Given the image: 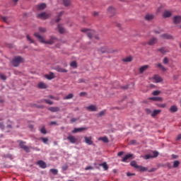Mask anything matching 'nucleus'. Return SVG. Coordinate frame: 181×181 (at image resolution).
<instances>
[{
    "mask_svg": "<svg viewBox=\"0 0 181 181\" xmlns=\"http://www.w3.org/2000/svg\"><path fill=\"white\" fill-rule=\"evenodd\" d=\"M40 139L43 142V144H47V142H49V139L47 138L41 137Z\"/></svg>",
    "mask_w": 181,
    "mask_h": 181,
    "instance_id": "43",
    "label": "nucleus"
},
{
    "mask_svg": "<svg viewBox=\"0 0 181 181\" xmlns=\"http://www.w3.org/2000/svg\"><path fill=\"white\" fill-rule=\"evenodd\" d=\"M79 95L80 97H83V95H86V92H81Z\"/></svg>",
    "mask_w": 181,
    "mask_h": 181,
    "instance_id": "63",
    "label": "nucleus"
},
{
    "mask_svg": "<svg viewBox=\"0 0 181 181\" xmlns=\"http://www.w3.org/2000/svg\"><path fill=\"white\" fill-rule=\"evenodd\" d=\"M155 18V16L153 14H146L145 16L146 21H152Z\"/></svg>",
    "mask_w": 181,
    "mask_h": 181,
    "instance_id": "24",
    "label": "nucleus"
},
{
    "mask_svg": "<svg viewBox=\"0 0 181 181\" xmlns=\"http://www.w3.org/2000/svg\"><path fill=\"white\" fill-rule=\"evenodd\" d=\"M98 141H103V142H105V144H108V142L110 141L108 140V137L107 136L100 137L98 139Z\"/></svg>",
    "mask_w": 181,
    "mask_h": 181,
    "instance_id": "26",
    "label": "nucleus"
},
{
    "mask_svg": "<svg viewBox=\"0 0 181 181\" xmlns=\"http://www.w3.org/2000/svg\"><path fill=\"white\" fill-rule=\"evenodd\" d=\"M66 139H68L71 144H76V142H77V139L73 135H69Z\"/></svg>",
    "mask_w": 181,
    "mask_h": 181,
    "instance_id": "9",
    "label": "nucleus"
},
{
    "mask_svg": "<svg viewBox=\"0 0 181 181\" xmlns=\"http://www.w3.org/2000/svg\"><path fill=\"white\" fill-rule=\"evenodd\" d=\"M40 132H41V134H44V135H46V134H47V131H46V129H45V127H42L40 129Z\"/></svg>",
    "mask_w": 181,
    "mask_h": 181,
    "instance_id": "49",
    "label": "nucleus"
},
{
    "mask_svg": "<svg viewBox=\"0 0 181 181\" xmlns=\"http://www.w3.org/2000/svg\"><path fill=\"white\" fill-rule=\"evenodd\" d=\"M171 158H172V159H177V158H179V156L177 155L173 154L171 156Z\"/></svg>",
    "mask_w": 181,
    "mask_h": 181,
    "instance_id": "58",
    "label": "nucleus"
},
{
    "mask_svg": "<svg viewBox=\"0 0 181 181\" xmlns=\"http://www.w3.org/2000/svg\"><path fill=\"white\" fill-rule=\"evenodd\" d=\"M107 13L110 16H114V15H115V8L114 7H112V6H110L107 8Z\"/></svg>",
    "mask_w": 181,
    "mask_h": 181,
    "instance_id": "8",
    "label": "nucleus"
},
{
    "mask_svg": "<svg viewBox=\"0 0 181 181\" xmlns=\"http://www.w3.org/2000/svg\"><path fill=\"white\" fill-rule=\"evenodd\" d=\"M158 107H160V108H165V107H166V104H165V103L160 104V105H158Z\"/></svg>",
    "mask_w": 181,
    "mask_h": 181,
    "instance_id": "59",
    "label": "nucleus"
},
{
    "mask_svg": "<svg viewBox=\"0 0 181 181\" xmlns=\"http://www.w3.org/2000/svg\"><path fill=\"white\" fill-rule=\"evenodd\" d=\"M0 78L1 80H6V76L3 74H0Z\"/></svg>",
    "mask_w": 181,
    "mask_h": 181,
    "instance_id": "52",
    "label": "nucleus"
},
{
    "mask_svg": "<svg viewBox=\"0 0 181 181\" xmlns=\"http://www.w3.org/2000/svg\"><path fill=\"white\" fill-rule=\"evenodd\" d=\"M58 30L59 33H64V32H66V30L63 27H62V25L60 24L58 25Z\"/></svg>",
    "mask_w": 181,
    "mask_h": 181,
    "instance_id": "32",
    "label": "nucleus"
},
{
    "mask_svg": "<svg viewBox=\"0 0 181 181\" xmlns=\"http://www.w3.org/2000/svg\"><path fill=\"white\" fill-rule=\"evenodd\" d=\"M100 166H103L105 170H108V165L107 164V163H103L100 164Z\"/></svg>",
    "mask_w": 181,
    "mask_h": 181,
    "instance_id": "38",
    "label": "nucleus"
},
{
    "mask_svg": "<svg viewBox=\"0 0 181 181\" xmlns=\"http://www.w3.org/2000/svg\"><path fill=\"white\" fill-rule=\"evenodd\" d=\"M153 80H155L156 83H162L163 79L159 75H154Z\"/></svg>",
    "mask_w": 181,
    "mask_h": 181,
    "instance_id": "15",
    "label": "nucleus"
},
{
    "mask_svg": "<svg viewBox=\"0 0 181 181\" xmlns=\"http://www.w3.org/2000/svg\"><path fill=\"white\" fill-rule=\"evenodd\" d=\"M27 40L30 43H35V41L30 37V36H29V35H27Z\"/></svg>",
    "mask_w": 181,
    "mask_h": 181,
    "instance_id": "47",
    "label": "nucleus"
},
{
    "mask_svg": "<svg viewBox=\"0 0 181 181\" xmlns=\"http://www.w3.org/2000/svg\"><path fill=\"white\" fill-rule=\"evenodd\" d=\"M90 169H93V167L88 166L85 168V170H90Z\"/></svg>",
    "mask_w": 181,
    "mask_h": 181,
    "instance_id": "62",
    "label": "nucleus"
},
{
    "mask_svg": "<svg viewBox=\"0 0 181 181\" xmlns=\"http://www.w3.org/2000/svg\"><path fill=\"white\" fill-rule=\"evenodd\" d=\"M177 141H180L181 139V134H179L177 136Z\"/></svg>",
    "mask_w": 181,
    "mask_h": 181,
    "instance_id": "64",
    "label": "nucleus"
},
{
    "mask_svg": "<svg viewBox=\"0 0 181 181\" xmlns=\"http://www.w3.org/2000/svg\"><path fill=\"white\" fill-rule=\"evenodd\" d=\"M148 69H149L148 65L142 66L139 68V73L142 74V73H144V71H146V70H148Z\"/></svg>",
    "mask_w": 181,
    "mask_h": 181,
    "instance_id": "17",
    "label": "nucleus"
},
{
    "mask_svg": "<svg viewBox=\"0 0 181 181\" xmlns=\"http://www.w3.org/2000/svg\"><path fill=\"white\" fill-rule=\"evenodd\" d=\"M76 121H78V119L74 118V117H73V118L71 119V122L72 124H73V122H76Z\"/></svg>",
    "mask_w": 181,
    "mask_h": 181,
    "instance_id": "54",
    "label": "nucleus"
},
{
    "mask_svg": "<svg viewBox=\"0 0 181 181\" xmlns=\"http://www.w3.org/2000/svg\"><path fill=\"white\" fill-rule=\"evenodd\" d=\"M49 111H51V112H58V111H60V107H51L49 108Z\"/></svg>",
    "mask_w": 181,
    "mask_h": 181,
    "instance_id": "21",
    "label": "nucleus"
},
{
    "mask_svg": "<svg viewBox=\"0 0 181 181\" xmlns=\"http://www.w3.org/2000/svg\"><path fill=\"white\" fill-rule=\"evenodd\" d=\"M158 52H161L162 54H165V53H168L169 49H168V48H166V47H161L158 49Z\"/></svg>",
    "mask_w": 181,
    "mask_h": 181,
    "instance_id": "20",
    "label": "nucleus"
},
{
    "mask_svg": "<svg viewBox=\"0 0 181 181\" xmlns=\"http://www.w3.org/2000/svg\"><path fill=\"white\" fill-rule=\"evenodd\" d=\"M127 176H128V177H129V176H135V173H127Z\"/></svg>",
    "mask_w": 181,
    "mask_h": 181,
    "instance_id": "60",
    "label": "nucleus"
},
{
    "mask_svg": "<svg viewBox=\"0 0 181 181\" xmlns=\"http://www.w3.org/2000/svg\"><path fill=\"white\" fill-rule=\"evenodd\" d=\"M156 43H158V39L156 37H153L148 40L147 45H148V46H153V45H156Z\"/></svg>",
    "mask_w": 181,
    "mask_h": 181,
    "instance_id": "7",
    "label": "nucleus"
},
{
    "mask_svg": "<svg viewBox=\"0 0 181 181\" xmlns=\"http://www.w3.org/2000/svg\"><path fill=\"white\" fill-rule=\"evenodd\" d=\"M81 31L83 32V33H86L89 39H93V37L94 36V33H95V30H90L88 28H82Z\"/></svg>",
    "mask_w": 181,
    "mask_h": 181,
    "instance_id": "3",
    "label": "nucleus"
},
{
    "mask_svg": "<svg viewBox=\"0 0 181 181\" xmlns=\"http://www.w3.org/2000/svg\"><path fill=\"white\" fill-rule=\"evenodd\" d=\"M170 112H177V106L173 105L170 108Z\"/></svg>",
    "mask_w": 181,
    "mask_h": 181,
    "instance_id": "29",
    "label": "nucleus"
},
{
    "mask_svg": "<svg viewBox=\"0 0 181 181\" xmlns=\"http://www.w3.org/2000/svg\"><path fill=\"white\" fill-rule=\"evenodd\" d=\"M38 87L40 88H47L46 85L43 82H40V83H38Z\"/></svg>",
    "mask_w": 181,
    "mask_h": 181,
    "instance_id": "40",
    "label": "nucleus"
},
{
    "mask_svg": "<svg viewBox=\"0 0 181 181\" xmlns=\"http://www.w3.org/2000/svg\"><path fill=\"white\" fill-rule=\"evenodd\" d=\"M71 67H73V69H77V62L73 61L70 63Z\"/></svg>",
    "mask_w": 181,
    "mask_h": 181,
    "instance_id": "37",
    "label": "nucleus"
},
{
    "mask_svg": "<svg viewBox=\"0 0 181 181\" xmlns=\"http://www.w3.org/2000/svg\"><path fill=\"white\" fill-rule=\"evenodd\" d=\"M138 169H139L140 172H146V170H148L147 168L142 167L141 165H139V168Z\"/></svg>",
    "mask_w": 181,
    "mask_h": 181,
    "instance_id": "44",
    "label": "nucleus"
},
{
    "mask_svg": "<svg viewBox=\"0 0 181 181\" xmlns=\"http://www.w3.org/2000/svg\"><path fill=\"white\" fill-rule=\"evenodd\" d=\"M172 16V12L169 11H165L163 13V18L166 19V18H170Z\"/></svg>",
    "mask_w": 181,
    "mask_h": 181,
    "instance_id": "14",
    "label": "nucleus"
},
{
    "mask_svg": "<svg viewBox=\"0 0 181 181\" xmlns=\"http://www.w3.org/2000/svg\"><path fill=\"white\" fill-rule=\"evenodd\" d=\"M24 60L25 59L21 56L14 57L12 59V64L14 67H18L19 64L23 63Z\"/></svg>",
    "mask_w": 181,
    "mask_h": 181,
    "instance_id": "2",
    "label": "nucleus"
},
{
    "mask_svg": "<svg viewBox=\"0 0 181 181\" xmlns=\"http://www.w3.org/2000/svg\"><path fill=\"white\" fill-rule=\"evenodd\" d=\"M54 77V74L53 72H50L49 74L45 75V78H47V80H53Z\"/></svg>",
    "mask_w": 181,
    "mask_h": 181,
    "instance_id": "23",
    "label": "nucleus"
},
{
    "mask_svg": "<svg viewBox=\"0 0 181 181\" xmlns=\"http://www.w3.org/2000/svg\"><path fill=\"white\" fill-rule=\"evenodd\" d=\"M84 139H85V142H86V144H87V145H93V142L92 140L93 138L91 136H90V137L85 136Z\"/></svg>",
    "mask_w": 181,
    "mask_h": 181,
    "instance_id": "11",
    "label": "nucleus"
},
{
    "mask_svg": "<svg viewBox=\"0 0 181 181\" xmlns=\"http://www.w3.org/2000/svg\"><path fill=\"white\" fill-rule=\"evenodd\" d=\"M55 70H57L58 73H67V69H63L60 66H57Z\"/></svg>",
    "mask_w": 181,
    "mask_h": 181,
    "instance_id": "22",
    "label": "nucleus"
},
{
    "mask_svg": "<svg viewBox=\"0 0 181 181\" xmlns=\"http://www.w3.org/2000/svg\"><path fill=\"white\" fill-rule=\"evenodd\" d=\"M50 15L46 13V12H42L37 15V19H47Z\"/></svg>",
    "mask_w": 181,
    "mask_h": 181,
    "instance_id": "5",
    "label": "nucleus"
},
{
    "mask_svg": "<svg viewBox=\"0 0 181 181\" xmlns=\"http://www.w3.org/2000/svg\"><path fill=\"white\" fill-rule=\"evenodd\" d=\"M1 21H3V22H5V23H9V19L8 18V17L1 16Z\"/></svg>",
    "mask_w": 181,
    "mask_h": 181,
    "instance_id": "39",
    "label": "nucleus"
},
{
    "mask_svg": "<svg viewBox=\"0 0 181 181\" xmlns=\"http://www.w3.org/2000/svg\"><path fill=\"white\" fill-rule=\"evenodd\" d=\"M37 11H43V9H46V4L42 3L37 6Z\"/></svg>",
    "mask_w": 181,
    "mask_h": 181,
    "instance_id": "16",
    "label": "nucleus"
},
{
    "mask_svg": "<svg viewBox=\"0 0 181 181\" xmlns=\"http://www.w3.org/2000/svg\"><path fill=\"white\" fill-rule=\"evenodd\" d=\"M38 30L41 33H45V32H47L46 28H43V27H40L38 28Z\"/></svg>",
    "mask_w": 181,
    "mask_h": 181,
    "instance_id": "41",
    "label": "nucleus"
},
{
    "mask_svg": "<svg viewBox=\"0 0 181 181\" xmlns=\"http://www.w3.org/2000/svg\"><path fill=\"white\" fill-rule=\"evenodd\" d=\"M122 155H124V151H120L117 153V156H122Z\"/></svg>",
    "mask_w": 181,
    "mask_h": 181,
    "instance_id": "61",
    "label": "nucleus"
},
{
    "mask_svg": "<svg viewBox=\"0 0 181 181\" xmlns=\"http://www.w3.org/2000/svg\"><path fill=\"white\" fill-rule=\"evenodd\" d=\"M50 170H51L52 173H53V175H57V173H58V171H57V169H53L52 168Z\"/></svg>",
    "mask_w": 181,
    "mask_h": 181,
    "instance_id": "53",
    "label": "nucleus"
},
{
    "mask_svg": "<svg viewBox=\"0 0 181 181\" xmlns=\"http://www.w3.org/2000/svg\"><path fill=\"white\" fill-rule=\"evenodd\" d=\"M153 156H152L153 158H158L159 156V152L154 151H153Z\"/></svg>",
    "mask_w": 181,
    "mask_h": 181,
    "instance_id": "45",
    "label": "nucleus"
},
{
    "mask_svg": "<svg viewBox=\"0 0 181 181\" xmlns=\"http://www.w3.org/2000/svg\"><path fill=\"white\" fill-rule=\"evenodd\" d=\"M134 156L133 154H127L122 159V162H127L128 160L131 159Z\"/></svg>",
    "mask_w": 181,
    "mask_h": 181,
    "instance_id": "18",
    "label": "nucleus"
},
{
    "mask_svg": "<svg viewBox=\"0 0 181 181\" xmlns=\"http://www.w3.org/2000/svg\"><path fill=\"white\" fill-rule=\"evenodd\" d=\"M34 36L37 37L41 43H44L45 45H53V43L57 41V38L56 37H51L48 41H46L45 38L39 34V33H35Z\"/></svg>",
    "mask_w": 181,
    "mask_h": 181,
    "instance_id": "1",
    "label": "nucleus"
},
{
    "mask_svg": "<svg viewBox=\"0 0 181 181\" xmlns=\"http://www.w3.org/2000/svg\"><path fill=\"white\" fill-rule=\"evenodd\" d=\"M152 94H153V95H159L160 94V91H159V90H154V91L152 93Z\"/></svg>",
    "mask_w": 181,
    "mask_h": 181,
    "instance_id": "51",
    "label": "nucleus"
},
{
    "mask_svg": "<svg viewBox=\"0 0 181 181\" xmlns=\"http://www.w3.org/2000/svg\"><path fill=\"white\" fill-rule=\"evenodd\" d=\"M86 129H87L86 127L74 128L72 134H77V132H81V131H86Z\"/></svg>",
    "mask_w": 181,
    "mask_h": 181,
    "instance_id": "13",
    "label": "nucleus"
},
{
    "mask_svg": "<svg viewBox=\"0 0 181 181\" xmlns=\"http://www.w3.org/2000/svg\"><path fill=\"white\" fill-rule=\"evenodd\" d=\"M86 109L87 110V111H91L92 112L98 111V107H97L95 105H90L89 106H87Z\"/></svg>",
    "mask_w": 181,
    "mask_h": 181,
    "instance_id": "6",
    "label": "nucleus"
},
{
    "mask_svg": "<svg viewBox=\"0 0 181 181\" xmlns=\"http://www.w3.org/2000/svg\"><path fill=\"white\" fill-rule=\"evenodd\" d=\"M63 13H64V11H61L59 14H58V18L55 20V22L57 23H59V22H60L61 18L60 17H62L63 16Z\"/></svg>",
    "mask_w": 181,
    "mask_h": 181,
    "instance_id": "31",
    "label": "nucleus"
},
{
    "mask_svg": "<svg viewBox=\"0 0 181 181\" xmlns=\"http://www.w3.org/2000/svg\"><path fill=\"white\" fill-rule=\"evenodd\" d=\"M62 2L64 5V6H69V5L71 4L70 0H62Z\"/></svg>",
    "mask_w": 181,
    "mask_h": 181,
    "instance_id": "36",
    "label": "nucleus"
},
{
    "mask_svg": "<svg viewBox=\"0 0 181 181\" xmlns=\"http://www.w3.org/2000/svg\"><path fill=\"white\" fill-rule=\"evenodd\" d=\"M157 67H158V69H160L162 70V71H166V70H168L166 68H165V66H163V65H162V64L159 63L157 64Z\"/></svg>",
    "mask_w": 181,
    "mask_h": 181,
    "instance_id": "33",
    "label": "nucleus"
},
{
    "mask_svg": "<svg viewBox=\"0 0 181 181\" xmlns=\"http://www.w3.org/2000/svg\"><path fill=\"white\" fill-rule=\"evenodd\" d=\"M18 144H19V146H20V148H21V149H23L27 153L30 152L29 147L28 146L25 145V144H26V142L22 141H18Z\"/></svg>",
    "mask_w": 181,
    "mask_h": 181,
    "instance_id": "4",
    "label": "nucleus"
},
{
    "mask_svg": "<svg viewBox=\"0 0 181 181\" xmlns=\"http://www.w3.org/2000/svg\"><path fill=\"white\" fill-rule=\"evenodd\" d=\"M37 165H39L40 168L42 169H46L47 168L46 163H45L43 160L37 161Z\"/></svg>",
    "mask_w": 181,
    "mask_h": 181,
    "instance_id": "12",
    "label": "nucleus"
},
{
    "mask_svg": "<svg viewBox=\"0 0 181 181\" xmlns=\"http://www.w3.org/2000/svg\"><path fill=\"white\" fill-rule=\"evenodd\" d=\"M131 166H132L133 168H135V169H139V165H138V164H136V161L135 160H132L130 163Z\"/></svg>",
    "mask_w": 181,
    "mask_h": 181,
    "instance_id": "27",
    "label": "nucleus"
},
{
    "mask_svg": "<svg viewBox=\"0 0 181 181\" xmlns=\"http://www.w3.org/2000/svg\"><path fill=\"white\" fill-rule=\"evenodd\" d=\"M105 110H102L98 114V117H104L105 115Z\"/></svg>",
    "mask_w": 181,
    "mask_h": 181,
    "instance_id": "42",
    "label": "nucleus"
},
{
    "mask_svg": "<svg viewBox=\"0 0 181 181\" xmlns=\"http://www.w3.org/2000/svg\"><path fill=\"white\" fill-rule=\"evenodd\" d=\"M122 62L125 63H129V62H132V57L129 56L122 59Z\"/></svg>",
    "mask_w": 181,
    "mask_h": 181,
    "instance_id": "30",
    "label": "nucleus"
},
{
    "mask_svg": "<svg viewBox=\"0 0 181 181\" xmlns=\"http://www.w3.org/2000/svg\"><path fill=\"white\" fill-rule=\"evenodd\" d=\"M44 101L47 103L49 104V105H53V102L50 100L45 99Z\"/></svg>",
    "mask_w": 181,
    "mask_h": 181,
    "instance_id": "48",
    "label": "nucleus"
},
{
    "mask_svg": "<svg viewBox=\"0 0 181 181\" xmlns=\"http://www.w3.org/2000/svg\"><path fill=\"white\" fill-rule=\"evenodd\" d=\"M152 158H153L152 155H151V154H147L144 156V159H146V160L151 159Z\"/></svg>",
    "mask_w": 181,
    "mask_h": 181,
    "instance_id": "46",
    "label": "nucleus"
},
{
    "mask_svg": "<svg viewBox=\"0 0 181 181\" xmlns=\"http://www.w3.org/2000/svg\"><path fill=\"white\" fill-rule=\"evenodd\" d=\"M161 37H163V39H167V40H172V39H173V36H172L171 35H169L168 33L163 34L161 35Z\"/></svg>",
    "mask_w": 181,
    "mask_h": 181,
    "instance_id": "19",
    "label": "nucleus"
},
{
    "mask_svg": "<svg viewBox=\"0 0 181 181\" xmlns=\"http://www.w3.org/2000/svg\"><path fill=\"white\" fill-rule=\"evenodd\" d=\"M73 97H74V95L73 93H69L68 95L64 98V100H71Z\"/></svg>",
    "mask_w": 181,
    "mask_h": 181,
    "instance_id": "35",
    "label": "nucleus"
},
{
    "mask_svg": "<svg viewBox=\"0 0 181 181\" xmlns=\"http://www.w3.org/2000/svg\"><path fill=\"white\" fill-rule=\"evenodd\" d=\"M0 129H5V126L4 125V123H2V122H0Z\"/></svg>",
    "mask_w": 181,
    "mask_h": 181,
    "instance_id": "57",
    "label": "nucleus"
},
{
    "mask_svg": "<svg viewBox=\"0 0 181 181\" xmlns=\"http://www.w3.org/2000/svg\"><path fill=\"white\" fill-rule=\"evenodd\" d=\"M161 110H155L151 114V117H156V115H158V114H160Z\"/></svg>",
    "mask_w": 181,
    "mask_h": 181,
    "instance_id": "28",
    "label": "nucleus"
},
{
    "mask_svg": "<svg viewBox=\"0 0 181 181\" xmlns=\"http://www.w3.org/2000/svg\"><path fill=\"white\" fill-rule=\"evenodd\" d=\"M148 100H151L152 101H163V99L160 97H152L149 98Z\"/></svg>",
    "mask_w": 181,
    "mask_h": 181,
    "instance_id": "25",
    "label": "nucleus"
},
{
    "mask_svg": "<svg viewBox=\"0 0 181 181\" xmlns=\"http://www.w3.org/2000/svg\"><path fill=\"white\" fill-rule=\"evenodd\" d=\"M145 111H146V114H148V115L151 114V112H152V111L149 108H146L145 110Z\"/></svg>",
    "mask_w": 181,
    "mask_h": 181,
    "instance_id": "56",
    "label": "nucleus"
},
{
    "mask_svg": "<svg viewBox=\"0 0 181 181\" xmlns=\"http://www.w3.org/2000/svg\"><path fill=\"white\" fill-rule=\"evenodd\" d=\"M179 165H180V161H179V160H175V161L173 162V168H179Z\"/></svg>",
    "mask_w": 181,
    "mask_h": 181,
    "instance_id": "34",
    "label": "nucleus"
},
{
    "mask_svg": "<svg viewBox=\"0 0 181 181\" xmlns=\"http://www.w3.org/2000/svg\"><path fill=\"white\" fill-rule=\"evenodd\" d=\"M163 63L164 64H168V63H169V59H168V57H165L163 60Z\"/></svg>",
    "mask_w": 181,
    "mask_h": 181,
    "instance_id": "50",
    "label": "nucleus"
},
{
    "mask_svg": "<svg viewBox=\"0 0 181 181\" xmlns=\"http://www.w3.org/2000/svg\"><path fill=\"white\" fill-rule=\"evenodd\" d=\"M66 169H69V165H65L62 166V170H66Z\"/></svg>",
    "mask_w": 181,
    "mask_h": 181,
    "instance_id": "55",
    "label": "nucleus"
},
{
    "mask_svg": "<svg viewBox=\"0 0 181 181\" xmlns=\"http://www.w3.org/2000/svg\"><path fill=\"white\" fill-rule=\"evenodd\" d=\"M173 22L175 25H178L181 22V16H175L173 17Z\"/></svg>",
    "mask_w": 181,
    "mask_h": 181,
    "instance_id": "10",
    "label": "nucleus"
}]
</instances>
